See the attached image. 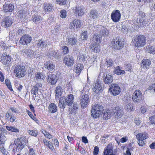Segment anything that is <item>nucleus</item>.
<instances>
[{"label":"nucleus","mask_w":155,"mask_h":155,"mask_svg":"<svg viewBox=\"0 0 155 155\" xmlns=\"http://www.w3.org/2000/svg\"><path fill=\"white\" fill-rule=\"evenodd\" d=\"M28 8H25L22 10L19 11V18L21 21L27 19V16L28 13Z\"/></svg>","instance_id":"a211bd4d"},{"label":"nucleus","mask_w":155,"mask_h":155,"mask_svg":"<svg viewBox=\"0 0 155 155\" xmlns=\"http://www.w3.org/2000/svg\"><path fill=\"white\" fill-rule=\"evenodd\" d=\"M0 45L3 49H7L8 48V47L6 46V44L3 42H1Z\"/></svg>","instance_id":"774afa93"},{"label":"nucleus","mask_w":155,"mask_h":155,"mask_svg":"<svg viewBox=\"0 0 155 155\" xmlns=\"http://www.w3.org/2000/svg\"><path fill=\"white\" fill-rule=\"evenodd\" d=\"M99 152V148L97 146H96L94 147V151L93 152V154L94 155H97Z\"/></svg>","instance_id":"338daca9"},{"label":"nucleus","mask_w":155,"mask_h":155,"mask_svg":"<svg viewBox=\"0 0 155 155\" xmlns=\"http://www.w3.org/2000/svg\"><path fill=\"white\" fill-rule=\"evenodd\" d=\"M94 87V88L92 89L93 91L97 94H98L102 89L99 81H98L97 83H95Z\"/></svg>","instance_id":"7c9ffc66"},{"label":"nucleus","mask_w":155,"mask_h":155,"mask_svg":"<svg viewBox=\"0 0 155 155\" xmlns=\"http://www.w3.org/2000/svg\"><path fill=\"white\" fill-rule=\"evenodd\" d=\"M44 65L45 68L49 72L52 71L55 67V65L52 62L49 61H47Z\"/></svg>","instance_id":"a878e982"},{"label":"nucleus","mask_w":155,"mask_h":155,"mask_svg":"<svg viewBox=\"0 0 155 155\" xmlns=\"http://www.w3.org/2000/svg\"><path fill=\"white\" fill-rule=\"evenodd\" d=\"M35 77L37 79H44L45 78L44 76L43 73L41 72H37L35 74Z\"/></svg>","instance_id":"a18cd8bd"},{"label":"nucleus","mask_w":155,"mask_h":155,"mask_svg":"<svg viewBox=\"0 0 155 155\" xmlns=\"http://www.w3.org/2000/svg\"><path fill=\"white\" fill-rule=\"evenodd\" d=\"M14 147H16V150L20 151L24 147L26 142L25 138L24 137H21L15 139L14 141Z\"/></svg>","instance_id":"20e7f679"},{"label":"nucleus","mask_w":155,"mask_h":155,"mask_svg":"<svg viewBox=\"0 0 155 155\" xmlns=\"http://www.w3.org/2000/svg\"><path fill=\"white\" fill-rule=\"evenodd\" d=\"M78 104L77 103L74 102L72 107L71 111V113H75L78 110Z\"/></svg>","instance_id":"ea45409f"},{"label":"nucleus","mask_w":155,"mask_h":155,"mask_svg":"<svg viewBox=\"0 0 155 155\" xmlns=\"http://www.w3.org/2000/svg\"><path fill=\"white\" fill-rule=\"evenodd\" d=\"M146 15L145 13L141 11H140L139 12V19H141L145 18Z\"/></svg>","instance_id":"bf43d9fd"},{"label":"nucleus","mask_w":155,"mask_h":155,"mask_svg":"<svg viewBox=\"0 0 155 155\" xmlns=\"http://www.w3.org/2000/svg\"><path fill=\"white\" fill-rule=\"evenodd\" d=\"M62 49L63 50V53L64 54H67L68 52V48L67 46H63Z\"/></svg>","instance_id":"69168bd1"},{"label":"nucleus","mask_w":155,"mask_h":155,"mask_svg":"<svg viewBox=\"0 0 155 155\" xmlns=\"http://www.w3.org/2000/svg\"><path fill=\"white\" fill-rule=\"evenodd\" d=\"M149 120L151 124L155 125V116H153L150 117Z\"/></svg>","instance_id":"e2e57ef3"},{"label":"nucleus","mask_w":155,"mask_h":155,"mask_svg":"<svg viewBox=\"0 0 155 155\" xmlns=\"http://www.w3.org/2000/svg\"><path fill=\"white\" fill-rule=\"evenodd\" d=\"M111 112L109 110H107V111L104 112L103 113V118L105 119H108L110 117L111 115Z\"/></svg>","instance_id":"a19ab883"},{"label":"nucleus","mask_w":155,"mask_h":155,"mask_svg":"<svg viewBox=\"0 0 155 155\" xmlns=\"http://www.w3.org/2000/svg\"><path fill=\"white\" fill-rule=\"evenodd\" d=\"M75 69L74 71L78 75L80 74L81 71L84 68V65L83 64H78L77 65L74 66Z\"/></svg>","instance_id":"72a5a7b5"},{"label":"nucleus","mask_w":155,"mask_h":155,"mask_svg":"<svg viewBox=\"0 0 155 155\" xmlns=\"http://www.w3.org/2000/svg\"><path fill=\"white\" fill-rule=\"evenodd\" d=\"M22 53L26 57L33 58L34 57V52L32 50L29 49L25 48L22 51Z\"/></svg>","instance_id":"dca6fc26"},{"label":"nucleus","mask_w":155,"mask_h":155,"mask_svg":"<svg viewBox=\"0 0 155 155\" xmlns=\"http://www.w3.org/2000/svg\"><path fill=\"white\" fill-rule=\"evenodd\" d=\"M60 16L61 18H65L66 17V12L65 10H62L60 12Z\"/></svg>","instance_id":"6e6d98bb"},{"label":"nucleus","mask_w":155,"mask_h":155,"mask_svg":"<svg viewBox=\"0 0 155 155\" xmlns=\"http://www.w3.org/2000/svg\"><path fill=\"white\" fill-rule=\"evenodd\" d=\"M125 108L127 111L134 110L135 109L134 106H133V104L130 103L127 104L126 105Z\"/></svg>","instance_id":"c03bdc74"},{"label":"nucleus","mask_w":155,"mask_h":155,"mask_svg":"<svg viewBox=\"0 0 155 155\" xmlns=\"http://www.w3.org/2000/svg\"><path fill=\"white\" fill-rule=\"evenodd\" d=\"M5 84L9 89L11 91H12L13 89L11 85V83L10 80L8 79L5 80Z\"/></svg>","instance_id":"8fccbe9b"},{"label":"nucleus","mask_w":155,"mask_h":155,"mask_svg":"<svg viewBox=\"0 0 155 155\" xmlns=\"http://www.w3.org/2000/svg\"><path fill=\"white\" fill-rule=\"evenodd\" d=\"M89 87L85 86L83 88L82 93H84L81 99L80 104L81 107L84 108L87 107L90 102L88 93L89 91Z\"/></svg>","instance_id":"f257e3e1"},{"label":"nucleus","mask_w":155,"mask_h":155,"mask_svg":"<svg viewBox=\"0 0 155 155\" xmlns=\"http://www.w3.org/2000/svg\"><path fill=\"white\" fill-rule=\"evenodd\" d=\"M112 44L113 45V48L116 50H120L123 48L124 45V42L120 39H116L112 42Z\"/></svg>","instance_id":"9d476101"},{"label":"nucleus","mask_w":155,"mask_h":155,"mask_svg":"<svg viewBox=\"0 0 155 155\" xmlns=\"http://www.w3.org/2000/svg\"><path fill=\"white\" fill-rule=\"evenodd\" d=\"M146 42V37L143 35H140L134 39V43L135 47L140 48L143 47Z\"/></svg>","instance_id":"39448f33"},{"label":"nucleus","mask_w":155,"mask_h":155,"mask_svg":"<svg viewBox=\"0 0 155 155\" xmlns=\"http://www.w3.org/2000/svg\"><path fill=\"white\" fill-rule=\"evenodd\" d=\"M121 14L119 11L117 10H114L111 15V18L114 22L119 21L120 18Z\"/></svg>","instance_id":"6e6552de"},{"label":"nucleus","mask_w":155,"mask_h":155,"mask_svg":"<svg viewBox=\"0 0 155 155\" xmlns=\"http://www.w3.org/2000/svg\"><path fill=\"white\" fill-rule=\"evenodd\" d=\"M63 62L66 65L71 67L73 65L74 60L73 58L71 56L68 55L64 57Z\"/></svg>","instance_id":"9b49d317"},{"label":"nucleus","mask_w":155,"mask_h":155,"mask_svg":"<svg viewBox=\"0 0 155 155\" xmlns=\"http://www.w3.org/2000/svg\"><path fill=\"white\" fill-rule=\"evenodd\" d=\"M109 31L106 28L103 27L100 31V34L101 35L104 37H107L109 33Z\"/></svg>","instance_id":"e433bc0d"},{"label":"nucleus","mask_w":155,"mask_h":155,"mask_svg":"<svg viewBox=\"0 0 155 155\" xmlns=\"http://www.w3.org/2000/svg\"><path fill=\"white\" fill-rule=\"evenodd\" d=\"M14 9V5L11 3H5L3 6V10L5 12H13Z\"/></svg>","instance_id":"2eb2a0df"},{"label":"nucleus","mask_w":155,"mask_h":155,"mask_svg":"<svg viewBox=\"0 0 155 155\" xmlns=\"http://www.w3.org/2000/svg\"><path fill=\"white\" fill-rule=\"evenodd\" d=\"M48 111L51 114L55 113L58 110V107L55 104L51 103L48 106Z\"/></svg>","instance_id":"cd10ccee"},{"label":"nucleus","mask_w":155,"mask_h":155,"mask_svg":"<svg viewBox=\"0 0 155 155\" xmlns=\"http://www.w3.org/2000/svg\"><path fill=\"white\" fill-rule=\"evenodd\" d=\"M6 140V137L4 134L3 133L0 134V145L4 144Z\"/></svg>","instance_id":"de8ad7c7"},{"label":"nucleus","mask_w":155,"mask_h":155,"mask_svg":"<svg viewBox=\"0 0 155 155\" xmlns=\"http://www.w3.org/2000/svg\"><path fill=\"white\" fill-rule=\"evenodd\" d=\"M129 27L127 25H123L121 29V32L124 33H127L128 32Z\"/></svg>","instance_id":"3c124183"},{"label":"nucleus","mask_w":155,"mask_h":155,"mask_svg":"<svg viewBox=\"0 0 155 155\" xmlns=\"http://www.w3.org/2000/svg\"><path fill=\"white\" fill-rule=\"evenodd\" d=\"M0 150L3 155H8V152L3 147L0 146Z\"/></svg>","instance_id":"5fc2aeb1"},{"label":"nucleus","mask_w":155,"mask_h":155,"mask_svg":"<svg viewBox=\"0 0 155 155\" xmlns=\"http://www.w3.org/2000/svg\"><path fill=\"white\" fill-rule=\"evenodd\" d=\"M43 8L45 14L50 12L53 9V7L50 3H45Z\"/></svg>","instance_id":"c85d7f7f"},{"label":"nucleus","mask_w":155,"mask_h":155,"mask_svg":"<svg viewBox=\"0 0 155 155\" xmlns=\"http://www.w3.org/2000/svg\"><path fill=\"white\" fill-rule=\"evenodd\" d=\"M100 45L98 44H91L89 47L90 50L91 52L98 53L100 51Z\"/></svg>","instance_id":"4be33fe9"},{"label":"nucleus","mask_w":155,"mask_h":155,"mask_svg":"<svg viewBox=\"0 0 155 155\" xmlns=\"http://www.w3.org/2000/svg\"><path fill=\"white\" fill-rule=\"evenodd\" d=\"M13 23L12 20L10 17L7 16L3 19L2 22V26L4 28L10 27Z\"/></svg>","instance_id":"ddd939ff"},{"label":"nucleus","mask_w":155,"mask_h":155,"mask_svg":"<svg viewBox=\"0 0 155 155\" xmlns=\"http://www.w3.org/2000/svg\"><path fill=\"white\" fill-rule=\"evenodd\" d=\"M64 97V101L68 106H71L74 102V96L72 94H70L68 95L67 97Z\"/></svg>","instance_id":"412c9836"},{"label":"nucleus","mask_w":155,"mask_h":155,"mask_svg":"<svg viewBox=\"0 0 155 155\" xmlns=\"http://www.w3.org/2000/svg\"><path fill=\"white\" fill-rule=\"evenodd\" d=\"M48 44V41L46 40H40L38 41V42L37 43V46L38 48H40L41 49L45 48Z\"/></svg>","instance_id":"2f4dec72"},{"label":"nucleus","mask_w":155,"mask_h":155,"mask_svg":"<svg viewBox=\"0 0 155 155\" xmlns=\"http://www.w3.org/2000/svg\"><path fill=\"white\" fill-rule=\"evenodd\" d=\"M81 26V22L80 20H75L70 23V28L74 31H77L78 28Z\"/></svg>","instance_id":"f8f14e48"},{"label":"nucleus","mask_w":155,"mask_h":155,"mask_svg":"<svg viewBox=\"0 0 155 155\" xmlns=\"http://www.w3.org/2000/svg\"><path fill=\"white\" fill-rule=\"evenodd\" d=\"M114 114L116 118H120L121 117L123 114V107L121 106L116 107L115 108Z\"/></svg>","instance_id":"6ab92c4d"},{"label":"nucleus","mask_w":155,"mask_h":155,"mask_svg":"<svg viewBox=\"0 0 155 155\" xmlns=\"http://www.w3.org/2000/svg\"><path fill=\"white\" fill-rule=\"evenodd\" d=\"M138 143L139 145L141 146H143L145 144L144 140L140 139H137Z\"/></svg>","instance_id":"0e129e2a"},{"label":"nucleus","mask_w":155,"mask_h":155,"mask_svg":"<svg viewBox=\"0 0 155 155\" xmlns=\"http://www.w3.org/2000/svg\"><path fill=\"white\" fill-rule=\"evenodd\" d=\"M64 97H61L59 101L58 105L60 108L64 109L66 106L64 100Z\"/></svg>","instance_id":"58836bf2"},{"label":"nucleus","mask_w":155,"mask_h":155,"mask_svg":"<svg viewBox=\"0 0 155 155\" xmlns=\"http://www.w3.org/2000/svg\"><path fill=\"white\" fill-rule=\"evenodd\" d=\"M11 58L9 55L5 53L3 54L0 58V61L3 64L7 65L9 63Z\"/></svg>","instance_id":"f3484780"},{"label":"nucleus","mask_w":155,"mask_h":155,"mask_svg":"<svg viewBox=\"0 0 155 155\" xmlns=\"http://www.w3.org/2000/svg\"><path fill=\"white\" fill-rule=\"evenodd\" d=\"M125 68L126 71H129L130 72L132 69V66L131 65L129 64L126 65L125 66Z\"/></svg>","instance_id":"052dcab7"},{"label":"nucleus","mask_w":155,"mask_h":155,"mask_svg":"<svg viewBox=\"0 0 155 155\" xmlns=\"http://www.w3.org/2000/svg\"><path fill=\"white\" fill-rule=\"evenodd\" d=\"M151 61L148 59H143L141 63L142 68L144 69L148 68L151 64Z\"/></svg>","instance_id":"c756f323"},{"label":"nucleus","mask_w":155,"mask_h":155,"mask_svg":"<svg viewBox=\"0 0 155 155\" xmlns=\"http://www.w3.org/2000/svg\"><path fill=\"white\" fill-rule=\"evenodd\" d=\"M89 16L91 19H96L99 18V13L96 9H92L90 12Z\"/></svg>","instance_id":"aec40b11"},{"label":"nucleus","mask_w":155,"mask_h":155,"mask_svg":"<svg viewBox=\"0 0 155 155\" xmlns=\"http://www.w3.org/2000/svg\"><path fill=\"white\" fill-rule=\"evenodd\" d=\"M42 133L44 134L45 136L49 139H50L53 137L50 134L45 130L44 131V132L43 131H42Z\"/></svg>","instance_id":"864d4df0"},{"label":"nucleus","mask_w":155,"mask_h":155,"mask_svg":"<svg viewBox=\"0 0 155 155\" xmlns=\"http://www.w3.org/2000/svg\"><path fill=\"white\" fill-rule=\"evenodd\" d=\"M104 109L102 106L96 104L92 107L91 110V116L94 118H97L103 113Z\"/></svg>","instance_id":"f03ea898"},{"label":"nucleus","mask_w":155,"mask_h":155,"mask_svg":"<svg viewBox=\"0 0 155 155\" xmlns=\"http://www.w3.org/2000/svg\"><path fill=\"white\" fill-rule=\"evenodd\" d=\"M6 129L9 131L13 132H19V130L15 127L12 126H6Z\"/></svg>","instance_id":"79ce46f5"},{"label":"nucleus","mask_w":155,"mask_h":155,"mask_svg":"<svg viewBox=\"0 0 155 155\" xmlns=\"http://www.w3.org/2000/svg\"><path fill=\"white\" fill-rule=\"evenodd\" d=\"M104 76L103 81L105 84H110L113 82V78L111 74H107L106 76Z\"/></svg>","instance_id":"bb28decb"},{"label":"nucleus","mask_w":155,"mask_h":155,"mask_svg":"<svg viewBox=\"0 0 155 155\" xmlns=\"http://www.w3.org/2000/svg\"><path fill=\"white\" fill-rule=\"evenodd\" d=\"M77 42V40L75 38H72L68 39V44L71 45H75Z\"/></svg>","instance_id":"37998d69"},{"label":"nucleus","mask_w":155,"mask_h":155,"mask_svg":"<svg viewBox=\"0 0 155 155\" xmlns=\"http://www.w3.org/2000/svg\"><path fill=\"white\" fill-rule=\"evenodd\" d=\"M122 68H120V66H117L114 69V73L118 75H120L124 74L125 73V71L124 70H122Z\"/></svg>","instance_id":"4c0bfd02"},{"label":"nucleus","mask_w":155,"mask_h":155,"mask_svg":"<svg viewBox=\"0 0 155 155\" xmlns=\"http://www.w3.org/2000/svg\"><path fill=\"white\" fill-rule=\"evenodd\" d=\"M132 99L133 101L136 104L143 102L144 99L141 92L139 90H136L133 93Z\"/></svg>","instance_id":"7ed1b4c3"},{"label":"nucleus","mask_w":155,"mask_h":155,"mask_svg":"<svg viewBox=\"0 0 155 155\" xmlns=\"http://www.w3.org/2000/svg\"><path fill=\"white\" fill-rule=\"evenodd\" d=\"M32 38L30 36L28 35H25L20 38L19 43L22 45H27L30 42Z\"/></svg>","instance_id":"1a4fd4ad"},{"label":"nucleus","mask_w":155,"mask_h":155,"mask_svg":"<svg viewBox=\"0 0 155 155\" xmlns=\"http://www.w3.org/2000/svg\"><path fill=\"white\" fill-rule=\"evenodd\" d=\"M42 19V17L37 14L33 15L31 18V20L37 24L39 23Z\"/></svg>","instance_id":"473e14b6"},{"label":"nucleus","mask_w":155,"mask_h":155,"mask_svg":"<svg viewBox=\"0 0 155 155\" xmlns=\"http://www.w3.org/2000/svg\"><path fill=\"white\" fill-rule=\"evenodd\" d=\"M25 67L21 65H17L15 67L14 73L16 74V76L19 78L22 77L25 75Z\"/></svg>","instance_id":"423d86ee"},{"label":"nucleus","mask_w":155,"mask_h":155,"mask_svg":"<svg viewBox=\"0 0 155 155\" xmlns=\"http://www.w3.org/2000/svg\"><path fill=\"white\" fill-rule=\"evenodd\" d=\"M91 44H96L99 45L101 42L99 36L97 34H95L91 40Z\"/></svg>","instance_id":"f704fd0d"},{"label":"nucleus","mask_w":155,"mask_h":155,"mask_svg":"<svg viewBox=\"0 0 155 155\" xmlns=\"http://www.w3.org/2000/svg\"><path fill=\"white\" fill-rule=\"evenodd\" d=\"M38 88L34 87L31 90V93L33 94L36 95L38 94Z\"/></svg>","instance_id":"13d9d810"},{"label":"nucleus","mask_w":155,"mask_h":155,"mask_svg":"<svg viewBox=\"0 0 155 155\" xmlns=\"http://www.w3.org/2000/svg\"><path fill=\"white\" fill-rule=\"evenodd\" d=\"M29 134L34 137H36L38 134V132L37 130H29L28 131Z\"/></svg>","instance_id":"49530a36"},{"label":"nucleus","mask_w":155,"mask_h":155,"mask_svg":"<svg viewBox=\"0 0 155 155\" xmlns=\"http://www.w3.org/2000/svg\"><path fill=\"white\" fill-rule=\"evenodd\" d=\"M84 9L82 6H77L74 10V13L77 14L78 16H81L84 15Z\"/></svg>","instance_id":"393cba45"},{"label":"nucleus","mask_w":155,"mask_h":155,"mask_svg":"<svg viewBox=\"0 0 155 155\" xmlns=\"http://www.w3.org/2000/svg\"><path fill=\"white\" fill-rule=\"evenodd\" d=\"M63 91L62 87L59 86H57L55 88V97L56 99H58L61 96Z\"/></svg>","instance_id":"b1692460"},{"label":"nucleus","mask_w":155,"mask_h":155,"mask_svg":"<svg viewBox=\"0 0 155 155\" xmlns=\"http://www.w3.org/2000/svg\"><path fill=\"white\" fill-rule=\"evenodd\" d=\"M67 1V0H56V2L60 5H64L66 4Z\"/></svg>","instance_id":"603ef678"},{"label":"nucleus","mask_w":155,"mask_h":155,"mask_svg":"<svg viewBox=\"0 0 155 155\" xmlns=\"http://www.w3.org/2000/svg\"><path fill=\"white\" fill-rule=\"evenodd\" d=\"M48 82L51 85H54L58 81L57 76L55 74H49L47 78Z\"/></svg>","instance_id":"4468645a"},{"label":"nucleus","mask_w":155,"mask_h":155,"mask_svg":"<svg viewBox=\"0 0 155 155\" xmlns=\"http://www.w3.org/2000/svg\"><path fill=\"white\" fill-rule=\"evenodd\" d=\"M139 23H140V25H144L147 23V21H146L145 18H143L141 19H139Z\"/></svg>","instance_id":"4d7b16f0"},{"label":"nucleus","mask_w":155,"mask_h":155,"mask_svg":"<svg viewBox=\"0 0 155 155\" xmlns=\"http://www.w3.org/2000/svg\"><path fill=\"white\" fill-rule=\"evenodd\" d=\"M113 152V147L111 144H109L104 149L103 153L104 155H109Z\"/></svg>","instance_id":"5701e85b"},{"label":"nucleus","mask_w":155,"mask_h":155,"mask_svg":"<svg viewBox=\"0 0 155 155\" xmlns=\"http://www.w3.org/2000/svg\"><path fill=\"white\" fill-rule=\"evenodd\" d=\"M87 32L85 31H84L83 32H82L81 37L82 39L84 40L87 38Z\"/></svg>","instance_id":"680f3d73"},{"label":"nucleus","mask_w":155,"mask_h":155,"mask_svg":"<svg viewBox=\"0 0 155 155\" xmlns=\"http://www.w3.org/2000/svg\"><path fill=\"white\" fill-rule=\"evenodd\" d=\"M109 91L111 93V94L116 96L119 94L120 92L121 89L119 86L116 84H112L110 85Z\"/></svg>","instance_id":"0eeeda50"},{"label":"nucleus","mask_w":155,"mask_h":155,"mask_svg":"<svg viewBox=\"0 0 155 155\" xmlns=\"http://www.w3.org/2000/svg\"><path fill=\"white\" fill-rule=\"evenodd\" d=\"M137 139H140L142 140H145L148 137V135L146 133H139L136 136Z\"/></svg>","instance_id":"c9c22d12"},{"label":"nucleus","mask_w":155,"mask_h":155,"mask_svg":"<svg viewBox=\"0 0 155 155\" xmlns=\"http://www.w3.org/2000/svg\"><path fill=\"white\" fill-rule=\"evenodd\" d=\"M146 50L148 53H153L155 51V48L153 46L149 45L147 47Z\"/></svg>","instance_id":"09e8293b"}]
</instances>
